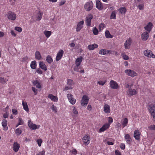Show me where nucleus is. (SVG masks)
<instances>
[{
    "label": "nucleus",
    "mask_w": 155,
    "mask_h": 155,
    "mask_svg": "<svg viewBox=\"0 0 155 155\" xmlns=\"http://www.w3.org/2000/svg\"><path fill=\"white\" fill-rule=\"evenodd\" d=\"M148 108L151 116L155 119V104L149 105Z\"/></svg>",
    "instance_id": "nucleus-1"
},
{
    "label": "nucleus",
    "mask_w": 155,
    "mask_h": 155,
    "mask_svg": "<svg viewBox=\"0 0 155 155\" xmlns=\"http://www.w3.org/2000/svg\"><path fill=\"white\" fill-rule=\"evenodd\" d=\"M93 7V3L91 1L87 2L84 6V8L87 11H89L91 10Z\"/></svg>",
    "instance_id": "nucleus-2"
},
{
    "label": "nucleus",
    "mask_w": 155,
    "mask_h": 155,
    "mask_svg": "<svg viewBox=\"0 0 155 155\" xmlns=\"http://www.w3.org/2000/svg\"><path fill=\"white\" fill-rule=\"evenodd\" d=\"M8 18L12 20H15L16 18V14L14 12L9 11L6 14Z\"/></svg>",
    "instance_id": "nucleus-3"
},
{
    "label": "nucleus",
    "mask_w": 155,
    "mask_h": 155,
    "mask_svg": "<svg viewBox=\"0 0 155 155\" xmlns=\"http://www.w3.org/2000/svg\"><path fill=\"white\" fill-rule=\"evenodd\" d=\"M124 72L127 75L132 77L136 76L137 75V73L134 71L130 69L125 70Z\"/></svg>",
    "instance_id": "nucleus-4"
},
{
    "label": "nucleus",
    "mask_w": 155,
    "mask_h": 155,
    "mask_svg": "<svg viewBox=\"0 0 155 155\" xmlns=\"http://www.w3.org/2000/svg\"><path fill=\"white\" fill-rule=\"evenodd\" d=\"M88 97L85 95H84L81 101V105L82 106H86L88 103Z\"/></svg>",
    "instance_id": "nucleus-5"
},
{
    "label": "nucleus",
    "mask_w": 155,
    "mask_h": 155,
    "mask_svg": "<svg viewBox=\"0 0 155 155\" xmlns=\"http://www.w3.org/2000/svg\"><path fill=\"white\" fill-rule=\"evenodd\" d=\"M144 54L145 56L149 58L152 57L153 58H155L154 54L152 53L150 50H146L144 52Z\"/></svg>",
    "instance_id": "nucleus-6"
},
{
    "label": "nucleus",
    "mask_w": 155,
    "mask_h": 155,
    "mask_svg": "<svg viewBox=\"0 0 155 155\" xmlns=\"http://www.w3.org/2000/svg\"><path fill=\"white\" fill-rule=\"evenodd\" d=\"M67 97L69 102L71 104L74 105L75 104L76 100L75 99L73 98V95L71 94H68Z\"/></svg>",
    "instance_id": "nucleus-7"
},
{
    "label": "nucleus",
    "mask_w": 155,
    "mask_h": 155,
    "mask_svg": "<svg viewBox=\"0 0 155 155\" xmlns=\"http://www.w3.org/2000/svg\"><path fill=\"white\" fill-rule=\"evenodd\" d=\"M93 17V16L91 14H89L86 17L85 21L87 26H89L91 25V21Z\"/></svg>",
    "instance_id": "nucleus-8"
},
{
    "label": "nucleus",
    "mask_w": 155,
    "mask_h": 155,
    "mask_svg": "<svg viewBox=\"0 0 155 155\" xmlns=\"http://www.w3.org/2000/svg\"><path fill=\"white\" fill-rule=\"evenodd\" d=\"M64 51L63 50H60L57 53L56 60L57 61H59L62 57L64 53Z\"/></svg>",
    "instance_id": "nucleus-9"
},
{
    "label": "nucleus",
    "mask_w": 155,
    "mask_h": 155,
    "mask_svg": "<svg viewBox=\"0 0 155 155\" xmlns=\"http://www.w3.org/2000/svg\"><path fill=\"white\" fill-rule=\"evenodd\" d=\"M28 125L29 127L32 130H35L39 128V127H38L35 124H33L30 120H28Z\"/></svg>",
    "instance_id": "nucleus-10"
},
{
    "label": "nucleus",
    "mask_w": 155,
    "mask_h": 155,
    "mask_svg": "<svg viewBox=\"0 0 155 155\" xmlns=\"http://www.w3.org/2000/svg\"><path fill=\"white\" fill-rule=\"evenodd\" d=\"M110 87L114 89H117L118 87V85L117 83L113 80L110 81Z\"/></svg>",
    "instance_id": "nucleus-11"
},
{
    "label": "nucleus",
    "mask_w": 155,
    "mask_h": 155,
    "mask_svg": "<svg viewBox=\"0 0 155 155\" xmlns=\"http://www.w3.org/2000/svg\"><path fill=\"white\" fill-rule=\"evenodd\" d=\"M84 23V21H81L78 23L77 27L76 28V30L77 31H79L82 28Z\"/></svg>",
    "instance_id": "nucleus-12"
},
{
    "label": "nucleus",
    "mask_w": 155,
    "mask_h": 155,
    "mask_svg": "<svg viewBox=\"0 0 155 155\" xmlns=\"http://www.w3.org/2000/svg\"><path fill=\"white\" fill-rule=\"evenodd\" d=\"M2 125L3 127V130L7 131L8 129V127L7 125V121L5 119H3L2 123Z\"/></svg>",
    "instance_id": "nucleus-13"
},
{
    "label": "nucleus",
    "mask_w": 155,
    "mask_h": 155,
    "mask_svg": "<svg viewBox=\"0 0 155 155\" xmlns=\"http://www.w3.org/2000/svg\"><path fill=\"white\" fill-rule=\"evenodd\" d=\"M131 43V40L130 38L127 40L124 44V46L125 49H128L129 48L130 46Z\"/></svg>",
    "instance_id": "nucleus-14"
},
{
    "label": "nucleus",
    "mask_w": 155,
    "mask_h": 155,
    "mask_svg": "<svg viewBox=\"0 0 155 155\" xmlns=\"http://www.w3.org/2000/svg\"><path fill=\"white\" fill-rule=\"evenodd\" d=\"M153 25L151 22H149L147 25L144 27V28L147 30L149 32L151 31Z\"/></svg>",
    "instance_id": "nucleus-15"
},
{
    "label": "nucleus",
    "mask_w": 155,
    "mask_h": 155,
    "mask_svg": "<svg viewBox=\"0 0 155 155\" xmlns=\"http://www.w3.org/2000/svg\"><path fill=\"white\" fill-rule=\"evenodd\" d=\"M20 147V144L17 142H15L13 145V150L15 152H17L18 150Z\"/></svg>",
    "instance_id": "nucleus-16"
},
{
    "label": "nucleus",
    "mask_w": 155,
    "mask_h": 155,
    "mask_svg": "<svg viewBox=\"0 0 155 155\" xmlns=\"http://www.w3.org/2000/svg\"><path fill=\"white\" fill-rule=\"evenodd\" d=\"M96 7L100 10H101L103 8L101 3L99 0L96 1Z\"/></svg>",
    "instance_id": "nucleus-17"
},
{
    "label": "nucleus",
    "mask_w": 155,
    "mask_h": 155,
    "mask_svg": "<svg viewBox=\"0 0 155 155\" xmlns=\"http://www.w3.org/2000/svg\"><path fill=\"white\" fill-rule=\"evenodd\" d=\"M148 37V33L146 31L144 32L141 35V38L142 40L143 41H146L147 40Z\"/></svg>",
    "instance_id": "nucleus-18"
},
{
    "label": "nucleus",
    "mask_w": 155,
    "mask_h": 155,
    "mask_svg": "<svg viewBox=\"0 0 155 155\" xmlns=\"http://www.w3.org/2000/svg\"><path fill=\"white\" fill-rule=\"evenodd\" d=\"M134 137L135 139L137 140H138L139 139L140 136V131L138 130H135L134 131Z\"/></svg>",
    "instance_id": "nucleus-19"
},
{
    "label": "nucleus",
    "mask_w": 155,
    "mask_h": 155,
    "mask_svg": "<svg viewBox=\"0 0 155 155\" xmlns=\"http://www.w3.org/2000/svg\"><path fill=\"white\" fill-rule=\"evenodd\" d=\"M128 95L130 96H132L135 95L137 94L136 91L134 89H129L128 92H127Z\"/></svg>",
    "instance_id": "nucleus-20"
},
{
    "label": "nucleus",
    "mask_w": 155,
    "mask_h": 155,
    "mask_svg": "<svg viewBox=\"0 0 155 155\" xmlns=\"http://www.w3.org/2000/svg\"><path fill=\"white\" fill-rule=\"evenodd\" d=\"M124 137L127 143L129 144H130L132 140L130 135L128 134H126L125 135Z\"/></svg>",
    "instance_id": "nucleus-21"
},
{
    "label": "nucleus",
    "mask_w": 155,
    "mask_h": 155,
    "mask_svg": "<svg viewBox=\"0 0 155 155\" xmlns=\"http://www.w3.org/2000/svg\"><path fill=\"white\" fill-rule=\"evenodd\" d=\"M39 63V67L41 69L45 71L47 70L46 66L43 62L40 61Z\"/></svg>",
    "instance_id": "nucleus-22"
},
{
    "label": "nucleus",
    "mask_w": 155,
    "mask_h": 155,
    "mask_svg": "<svg viewBox=\"0 0 155 155\" xmlns=\"http://www.w3.org/2000/svg\"><path fill=\"white\" fill-rule=\"evenodd\" d=\"M109 127V125L107 124H105L99 130L100 132L104 131V130L108 129Z\"/></svg>",
    "instance_id": "nucleus-23"
},
{
    "label": "nucleus",
    "mask_w": 155,
    "mask_h": 155,
    "mask_svg": "<svg viewBox=\"0 0 155 155\" xmlns=\"http://www.w3.org/2000/svg\"><path fill=\"white\" fill-rule=\"evenodd\" d=\"M98 45L96 44H94L92 45H89L87 47V48L90 50H92L95 48L98 47Z\"/></svg>",
    "instance_id": "nucleus-24"
},
{
    "label": "nucleus",
    "mask_w": 155,
    "mask_h": 155,
    "mask_svg": "<svg viewBox=\"0 0 155 155\" xmlns=\"http://www.w3.org/2000/svg\"><path fill=\"white\" fill-rule=\"evenodd\" d=\"M90 140V137L87 135L84 136L83 138V142L86 144H88L89 143Z\"/></svg>",
    "instance_id": "nucleus-25"
},
{
    "label": "nucleus",
    "mask_w": 155,
    "mask_h": 155,
    "mask_svg": "<svg viewBox=\"0 0 155 155\" xmlns=\"http://www.w3.org/2000/svg\"><path fill=\"white\" fill-rule=\"evenodd\" d=\"M48 97L50 98L52 101H57L58 100V98L56 96H54L52 94H50L48 95Z\"/></svg>",
    "instance_id": "nucleus-26"
},
{
    "label": "nucleus",
    "mask_w": 155,
    "mask_h": 155,
    "mask_svg": "<svg viewBox=\"0 0 155 155\" xmlns=\"http://www.w3.org/2000/svg\"><path fill=\"white\" fill-rule=\"evenodd\" d=\"M35 58L38 60H41L42 58L41 54L39 51H36L35 52Z\"/></svg>",
    "instance_id": "nucleus-27"
},
{
    "label": "nucleus",
    "mask_w": 155,
    "mask_h": 155,
    "mask_svg": "<svg viewBox=\"0 0 155 155\" xmlns=\"http://www.w3.org/2000/svg\"><path fill=\"white\" fill-rule=\"evenodd\" d=\"M105 112L109 113L110 112V106L108 104H105L104 106V110Z\"/></svg>",
    "instance_id": "nucleus-28"
},
{
    "label": "nucleus",
    "mask_w": 155,
    "mask_h": 155,
    "mask_svg": "<svg viewBox=\"0 0 155 155\" xmlns=\"http://www.w3.org/2000/svg\"><path fill=\"white\" fill-rule=\"evenodd\" d=\"M22 104L24 109L27 112L28 111L29 109L26 102H24L23 101L22 102Z\"/></svg>",
    "instance_id": "nucleus-29"
},
{
    "label": "nucleus",
    "mask_w": 155,
    "mask_h": 155,
    "mask_svg": "<svg viewBox=\"0 0 155 155\" xmlns=\"http://www.w3.org/2000/svg\"><path fill=\"white\" fill-rule=\"evenodd\" d=\"M82 57H80L77 58L76 60V65L77 66H79L81 63L82 61Z\"/></svg>",
    "instance_id": "nucleus-30"
},
{
    "label": "nucleus",
    "mask_w": 155,
    "mask_h": 155,
    "mask_svg": "<svg viewBox=\"0 0 155 155\" xmlns=\"http://www.w3.org/2000/svg\"><path fill=\"white\" fill-rule=\"evenodd\" d=\"M36 61H32L31 63V67L32 69H35L36 67Z\"/></svg>",
    "instance_id": "nucleus-31"
},
{
    "label": "nucleus",
    "mask_w": 155,
    "mask_h": 155,
    "mask_svg": "<svg viewBox=\"0 0 155 155\" xmlns=\"http://www.w3.org/2000/svg\"><path fill=\"white\" fill-rule=\"evenodd\" d=\"M46 60L48 63L49 64H51L53 61L52 58L49 55H48L47 57Z\"/></svg>",
    "instance_id": "nucleus-32"
},
{
    "label": "nucleus",
    "mask_w": 155,
    "mask_h": 155,
    "mask_svg": "<svg viewBox=\"0 0 155 155\" xmlns=\"http://www.w3.org/2000/svg\"><path fill=\"white\" fill-rule=\"evenodd\" d=\"M51 32L50 31L45 30L44 31V34L45 35L47 38L50 37L51 34Z\"/></svg>",
    "instance_id": "nucleus-33"
},
{
    "label": "nucleus",
    "mask_w": 155,
    "mask_h": 155,
    "mask_svg": "<svg viewBox=\"0 0 155 155\" xmlns=\"http://www.w3.org/2000/svg\"><path fill=\"white\" fill-rule=\"evenodd\" d=\"M105 36L107 38H112L113 36L110 34L109 31H106L105 32Z\"/></svg>",
    "instance_id": "nucleus-34"
},
{
    "label": "nucleus",
    "mask_w": 155,
    "mask_h": 155,
    "mask_svg": "<svg viewBox=\"0 0 155 155\" xmlns=\"http://www.w3.org/2000/svg\"><path fill=\"white\" fill-rule=\"evenodd\" d=\"M67 84L68 85L71 87L74 84V82L73 80L70 79H68L67 81Z\"/></svg>",
    "instance_id": "nucleus-35"
},
{
    "label": "nucleus",
    "mask_w": 155,
    "mask_h": 155,
    "mask_svg": "<svg viewBox=\"0 0 155 155\" xmlns=\"http://www.w3.org/2000/svg\"><path fill=\"white\" fill-rule=\"evenodd\" d=\"M107 50L106 49H101L99 51V53L101 54L105 55L107 54Z\"/></svg>",
    "instance_id": "nucleus-36"
},
{
    "label": "nucleus",
    "mask_w": 155,
    "mask_h": 155,
    "mask_svg": "<svg viewBox=\"0 0 155 155\" xmlns=\"http://www.w3.org/2000/svg\"><path fill=\"white\" fill-rule=\"evenodd\" d=\"M120 12L122 14H124L126 11V8H121L119 9Z\"/></svg>",
    "instance_id": "nucleus-37"
},
{
    "label": "nucleus",
    "mask_w": 155,
    "mask_h": 155,
    "mask_svg": "<svg viewBox=\"0 0 155 155\" xmlns=\"http://www.w3.org/2000/svg\"><path fill=\"white\" fill-rule=\"evenodd\" d=\"M8 81V79L6 78L5 79L4 78L2 77L0 78V83L2 84H4L6 83Z\"/></svg>",
    "instance_id": "nucleus-38"
},
{
    "label": "nucleus",
    "mask_w": 155,
    "mask_h": 155,
    "mask_svg": "<svg viewBox=\"0 0 155 155\" xmlns=\"http://www.w3.org/2000/svg\"><path fill=\"white\" fill-rule=\"evenodd\" d=\"M128 123V120L127 118H125L124 120L122 122V125L124 126V127L127 126Z\"/></svg>",
    "instance_id": "nucleus-39"
},
{
    "label": "nucleus",
    "mask_w": 155,
    "mask_h": 155,
    "mask_svg": "<svg viewBox=\"0 0 155 155\" xmlns=\"http://www.w3.org/2000/svg\"><path fill=\"white\" fill-rule=\"evenodd\" d=\"M111 19H115L116 18V12L115 11L112 12L110 16V18Z\"/></svg>",
    "instance_id": "nucleus-40"
},
{
    "label": "nucleus",
    "mask_w": 155,
    "mask_h": 155,
    "mask_svg": "<svg viewBox=\"0 0 155 155\" xmlns=\"http://www.w3.org/2000/svg\"><path fill=\"white\" fill-rule=\"evenodd\" d=\"M42 14H41L40 12H39L38 14L37 15V20L38 21H39L41 20L42 18Z\"/></svg>",
    "instance_id": "nucleus-41"
},
{
    "label": "nucleus",
    "mask_w": 155,
    "mask_h": 155,
    "mask_svg": "<svg viewBox=\"0 0 155 155\" xmlns=\"http://www.w3.org/2000/svg\"><path fill=\"white\" fill-rule=\"evenodd\" d=\"M21 130L19 128L16 129L15 131V133L18 135H20L21 133Z\"/></svg>",
    "instance_id": "nucleus-42"
},
{
    "label": "nucleus",
    "mask_w": 155,
    "mask_h": 155,
    "mask_svg": "<svg viewBox=\"0 0 155 155\" xmlns=\"http://www.w3.org/2000/svg\"><path fill=\"white\" fill-rule=\"evenodd\" d=\"M142 4L138 5L137 6L138 8L140 10H142L143 9V2H141Z\"/></svg>",
    "instance_id": "nucleus-43"
},
{
    "label": "nucleus",
    "mask_w": 155,
    "mask_h": 155,
    "mask_svg": "<svg viewBox=\"0 0 155 155\" xmlns=\"http://www.w3.org/2000/svg\"><path fill=\"white\" fill-rule=\"evenodd\" d=\"M93 32L94 35H97L98 34V30L96 28H94L93 30Z\"/></svg>",
    "instance_id": "nucleus-44"
},
{
    "label": "nucleus",
    "mask_w": 155,
    "mask_h": 155,
    "mask_svg": "<svg viewBox=\"0 0 155 155\" xmlns=\"http://www.w3.org/2000/svg\"><path fill=\"white\" fill-rule=\"evenodd\" d=\"M28 58L27 56H25L22 59V61L23 62H25L28 61Z\"/></svg>",
    "instance_id": "nucleus-45"
},
{
    "label": "nucleus",
    "mask_w": 155,
    "mask_h": 155,
    "mask_svg": "<svg viewBox=\"0 0 155 155\" xmlns=\"http://www.w3.org/2000/svg\"><path fill=\"white\" fill-rule=\"evenodd\" d=\"M15 30L19 32H21L22 31L21 28L19 27H16L15 28Z\"/></svg>",
    "instance_id": "nucleus-46"
},
{
    "label": "nucleus",
    "mask_w": 155,
    "mask_h": 155,
    "mask_svg": "<svg viewBox=\"0 0 155 155\" xmlns=\"http://www.w3.org/2000/svg\"><path fill=\"white\" fill-rule=\"evenodd\" d=\"M124 86L126 88H128L129 87H131V84H129V83L127 82H126L124 84Z\"/></svg>",
    "instance_id": "nucleus-47"
},
{
    "label": "nucleus",
    "mask_w": 155,
    "mask_h": 155,
    "mask_svg": "<svg viewBox=\"0 0 155 155\" xmlns=\"http://www.w3.org/2000/svg\"><path fill=\"white\" fill-rule=\"evenodd\" d=\"M122 57L125 60H127L129 59V57L124 54H122Z\"/></svg>",
    "instance_id": "nucleus-48"
},
{
    "label": "nucleus",
    "mask_w": 155,
    "mask_h": 155,
    "mask_svg": "<svg viewBox=\"0 0 155 155\" xmlns=\"http://www.w3.org/2000/svg\"><path fill=\"white\" fill-rule=\"evenodd\" d=\"M51 109L53 110L54 111L55 113L57 112V109L56 107H55L54 105H53L51 107Z\"/></svg>",
    "instance_id": "nucleus-49"
},
{
    "label": "nucleus",
    "mask_w": 155,
    "mask_h": 155,
    "mask_svg": "<svg viewBox=\"0 0 155 155\" xmlns=\"http://www.w3.org/2000/svg\"><path fill=\"white\" fill-rule=\"evenodd\" d=\"M23 122L21 118H19V123L18 124V126L23 124Z\"/></svg>",
    "instance_id": "nucleus-50"
},
{
    "label": "nucleus",
    "mask_w": 155,
    "mask_h": 155,
    "mask_svg": "<svg viewBox=\"0 0 155 155\" xmlns=\"http://www.w3.org/2000/svg\"><path fill=\"white\" fill-rule=\"evenodd\" d=\"M104 27V24L101 23L99 26V29L101 30H102Z\"/></svg>",
    "instance_id": "nucleus-51"
},
{
    "label": "nucleus",
    "mask_w": 155,
    "mask_h": 155,
    "mask_svg": "<svg viewBox=\"0 0 155 155\" xmlns=\"http://www.w3.org/2000/svg\"><path fill=\"white\" fill-rule=\"evenodd\" d=\"M37 142L38 143V146L40 147L41 146V144L42 142V140L41 139L37 140Z\"/></svg>",
    "instance_id": "nucleus-52"
},
{
    "label": "nucleus",
    "mask_w": 155,
    "mask_h": 155,
    "mask_svg": "<svg viewBox=\"0 0 155 155\" xmlns=\"http://www.w3.org/2000/svg\"><path fill=\"white\" fill-rule=\"evenodd\" d=\"M32 90L34 92L35 95H36L37 94V90L35 89V87H32Z\"/></svg>",
    "instance_id": "nucleus-53"
},
{
    "label": "nucleus",
    "mask_w": 155,
    "mask_h": 155,
    "mask_svg": "<svg viewBox=\"0 0 155 155\" xmlns=\"http://www.w3.org/2000/svg\"><path fill=\"white\" fill-rule=\"evenodd\" d=\"M105 82H103L102 81H100L97 82L98 84L101 85H104L105 84Z\"/></svg>",
    "instance_id": "nucleus-54"
},
{
    "label": "nucleus",
    "mask_w": 155,
    "mask_h": 155,
    "mask_svg": "<svg viewBox=\"0 0 155 155\" xmlns=\"http://www.w3.org/2000/svg\"><path fill=\"white\" fill-rule=\"evenodd\" d=\"M45 153V151L43 150L41 152H39L38 154H37L36 155H44Z\"/></svg>",
    "instance_id": "nucleus-55"
},
{
    "label": "nucleus",
    "mask_w": 155,
    "mask_h": 155,
    "mask_svg": "<svg viewBox=\"0 0 155 155\" xmlns=\"http://www.w3.org/2000/svg\"><path fill=\"white\" fill-rule=\"evenodd\" d=\"M73 110V113L74 114H78V111L75 107L74 108Z\"/></svg>",
    "instance_id": "nucleus-56"
},
{
    "label": "nucleus",
    "mask_w": 155,
    "mask_h": 155,
    "mask_svg": "<svg viewBox=\"0 0 155 155\" xmlns=\"http://www.w3.org/2000/svg\"><path fill=\"white\" fill-rule=\"evenodd\" d=\"M120 148L122 150H124L125 148V145L124 143H121L120 145Z\"/></svg>",
    "instance_id": "nucleus-57"
},
{
    "label": "nucleus",
    "mask_w": 155,
    "mask_h": 155,
    "mask_svg": "<svg viewBox=\"0 0 155 155\" xmlns=\"http://www.w3.org/2000/svg\"><path fill=\"white\" fill-rule=\"evenodd\" d=\"M12 112L13 114L16 115L17 114V111L15 109H12Z\"/></svg>",
    "instance_id": "nucleus-58"
},
{
    "label": "nucleus",
    "mask_w": 155,
    "mask_h": 155,
    "mask_svg": "<svg viewBox=\"0 0 155 155\" xmlns=\"http://www.w3.org/2000/svg\"><path fill=\"white\" fill-rule=\"evenodd\" d=\"M79 66H77L76 65V66L74 67V69L75 71H79V68H78V67Z\"/></svg>",
    "instance_id": "nucleus-59"
},
{
    "label": "nucleus",
    "mask_w": 155,
    "mask_h": 155,
    "mask_svg": "<svg viewBox=\"0 0 155 155\" xmlns=\"http://www.w3.org/2000/svg\"><path fill=\"white\" fill-rule=\"evenodd\" d=\"M72 89V87H71L70 86V87L66 86V87H65L64 89V90H68V89Z\"/></svg>",
    "instance_id": "nucleus-60"
},
{
    "label": "nucleus",
    "mask_w": 155,
    "mask_h": 155,
    "mask_svg": "<svg viewBox=\"0 0 155 155\" xmlns=\"http://www.w3.org/2000/svg\"><path fill=\"white\" fill-rule=\"evenodd\" d=\"M71 151L72 152V153L73 154H76L77 153V151L75 149H73Z\"/></svg>",
    "instance_id": "nucleus-61"
},
{
    "label": "nucleus",
    "mask_w": 155,
    "mask_h": 155,
    "mask_svg": "<svg viewBox=\"0 0 155 155\" xmlns=\"http://www.w3.org/2000/svg\"><path fill=\"white\" fill-rule=\"evenodd\" d=\"M39 74H41L42 73V71L40 69H38L36 71Z\"/></svg>",
    "instance_id": "nucleus-62"
},
{
    "label": "nucleus",
    "mask_w": 155,
    "mask_h": 155,
    "mask_svg": "<svg viewBox=\"0 0 155 155\" xmlns=\"http://www.w3.org/2000/svg\"><path fill=\"white\" fill-rule=\"evenodd\" d=\"M115 153L116 155H121L120 152L118 150H116L115 151Z\"/></svg>",
    "instance_id": "nucleus-63"
},
{
    "label": "nucleus",
    "mask_w": 155,
    "mask_h": 155,
    "mask_svg": "<svg viewBox=\"0 0 155 155\" xmlns=\"http://www.w3.org/2000/svg\"><path fill=\"white\" fill-rule=\"evenodd\" d=\"M39 82L37 80H35L33 81V84L34 85H35Z\"/></svg>",
    "instance_id": "nucleus-64"
}]
</instances>
